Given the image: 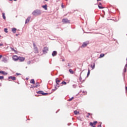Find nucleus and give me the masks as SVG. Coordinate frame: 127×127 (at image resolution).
Listing matches in <instances>:
<instances>
[{
    "instance_id": "obj_1",
    "label": "nucleus",
    "mask_w": 127,
    "mask_h": 127,
    "mask_svg": "<svg viewBox=\"0 0 127 127\" xmlns=\"http://www.w3.org/2000/svg\"><path fill=\"white\" fill-rule=\"evenodd\" d=\"M42 13V10L40 9H36L34 10L32 14H33L34 16H37V15H40Z\"/></svg>"
},
{
    "instance_id": "obj_2",
    "label": "nucleus",
    "mask_w": 127,
    "mask_h": 127,
    "mask_svg": "<svg viewBox=\"0 0 127 127\" xmlns=\"http://www.w3.org/2000/svg\"><path fill=\"white\" fill-rule=\"evenodd\" d=\"M88 44H89V41H86V42H84L82 46H81V47L82 48H84V47H86L87 45H88Z\"/></svg>"
},
{
    "instance_id": "obj_3",
    "label": "nucleus",
    "mask_w": 127,
    "mask_h": 127,
    "mask_svg": "<svg viewBox=\"0 0 127 127\" xmlns=\"http://www.w3.org/2000/svg\"><path fill=\"white\" fill-rule=\"evenodd\" d=\"M62 22L63 23H70V20H68L67 18L63 19Z\"/></svg>"
},
{
    "instance_id": "obj_4",
    "label": "nucleus",
    "mask_w": 127,
    "mask_h": 127,
    "mask_svg": "<svg viewBox=\"0 0 127 127\" xmlns=\"http://www.w3.org/2000/svg\"><path fill=\"white\" fill-rule=\"evenodd\" d=\"M43 52L44 54H46L47 52H48V47H44L43 49Z\"/></svg>"
},
{
    "instance_id": "obj_5",
    "label": "nucleus",
    "mask_w": 127,
    "mask_h": 127,
    "mask_svg": "<svg viewBox=\"0 0 127 127\" xmlns=\"http://www.w3.org/2000/svg\"><path fill=\"white\" fill-rule=\"evenodd\" d=\"M19 58L17 56H13L12 57V59L13 60H14V61H17V60H18Z\"/></svg>"
},
{
    "instance_id": "obj_6",
    "label": "nucleus",
    "mask_w": 127,
    "mask_h": 127,
    "mask_svg": "<svg viewBox=\"0 0 127 127\" xmlns=\"http://www.w3.org/2000/svg\"><path fill=\"white\" fill-rule=\"evenodd\" d=\"M61 82V80L59 79L58 78H57L56 79V83L57 85H61V84L59 83Z\"/></svg>"
},
{
    "instance_id": "obj_7",
    "label": "nucleus",
    "mask_w": 127,
    "mask_h": 127,
    "mask_svg": "<svg viewBox=\"0 0 127 127\" xmlns=\"http://www.w3.org/2000/svg\"><path fill=\"white\" fill-rule=\"evenodd\" d=\"M18 60H19L20 62H23V61H24V60H25V59L23 57H19Z\"/></svg>"
},
{
    "instance_id": "obj_8",
    "label": "nucleus",
    "mask_w": 127,
    "mask_h": 127,
    "mask_svg": "<svg viewBox=\"0 0 127 127\" xmlns=\"http://www.w3.org/2000/svg\"><path fill=\"white\" fill-rule=\"evenodd\" d=\"M36 85L32 86L31 88H37V87H39L40 85L39 84V83L37 82Z\"/></svg>"
},
{
    "instance_id": "obj_9",
    "label": "nucleus",
    "mask_w": 127,
    "mask_h": 127,
    "mask_svg": "<svg viewBox=\"0 0 127 127\" xmlns=\"http://www.w3.org/2000/svg\"><path fill=\"white\" fill-rule=\"evenodd\" d=\"M52 55L53 57L57 55V52L56 51H54L52 54Z\"/></svg>"
},
{
    "instance_id": "obj_10",
    "label": "nucleus",
    "mask_w": 127,
    "mask_h": 127,
    "mask_svg": "<svg viewBox=\"0 0 127 127\" xmlns=\"http://www.w3.org/2000/svg\"><path fill=\"white\" fill-rule=\"evenodd\" d=\"M8 79H11V80H16V78L15 76H9L8 77Z\"/></svg>"
},
{
    "instance_id": "obj_11",
    "label": "nucleus",
    "mask_w": 127,
    "mask_h": 127,
    "mask_svg": "<svg viewBox=\"0 0 127 127\" xmlns=\"http://www.w3.org/2000/svg\"><path fill=\"white\" fill-rule=\"evenodd\" d=\"M30 18H31V17H28L25 21V23H28V22H29L30 20Z\"/></svg>"
},
{
    "instance_id": "obj_12",
    "label": "nucleus",
    "mask_w": 127,
    "mask_h": 127,
    "mask_svg": "<svg viewBox=\"0 0 127 127\" xmlns=\"http://www.w3.org/2000/svg\"><path fill=\"white\" fill-rule=\"evenodd\" d=\"M0 74H2V75H7V72L2 70H0Z\"/></svg>"
},
{
    "instance_id": "obj_13",
    "label": "nucleus",
    "mask_w": 127,
    "mask_h": 127,
    "mask_svg": "<svg viewBox=\"0 0 127 127\" xmlns=\"http://www.w3.org/2000/svg\"><path fill=\"white\" fill-rule=\"evenodd\" d=\"M2 62H4V63H6L7 62V60H6V58L3 57L2 59Z\"/></svg>"
},
{
    "instance_id": "obj_14",
    "label": "nucleus",
    "mask_w": 127,
    "mask_h": 127,
    "mask_svg": "<svg viewBox=\"0 0 127 127\" xmlns=\"http://www.w3.org/2000/svg\"><path fill=\"white\" fill-rule=\"evenodd\" d=\"M90 67H91L92 70H94L95 69V63H93L92 64L90 65Z\"/></svg>"
},
{
    "instance_id": "obj_15",
    "label": "nucleus",
    "mask_w": 127,
    "mask_h": 127,
    "mask_svg": "<svg viewBox=\"0 0 127 127\" xmlns=\"http://www.w3.org/2000/svg\"><path fill=\"white\" fill-rule=\"evenodd\" d=\"M58 88H59V86H58V85H56L55 86V88L52 89V91H53V92H54L55 91H56L57 89H58Z\"/></svg>"
},
{
    "instance_id": "obj_16",
    "label": "nucleus",
    "mask_w": 127,
    "mask_h": 127,
    "mask_svg": "<svg viewBox=\"0 0 127 127\" xmlns=\"http://www.w3.org/2000/svg\"><path fill=\"white\" fill-rule=\"evenodd\" d=\"M124 72L123 73V75L124 77H125V75H126V73H126L127 72V67H124Z\"/></svg>"
},
{
    "instance_id": "obj_17",
    "label": "nucleus",
    "mask_w": 127,
    "mask_h": 127,
    "mask_svg": "<svg viewBox=\"0 0 127 127\" xmlns=\"http://www.w3.org/2000/svg\"><path fill=\"white\" fill-rule=\"evenodd\" d=\"M2 17L3 19L5 20V19H6V18L5 17V13H4V12L2 13Z\"/></svg>"
},
{
    "instance_id": "obj_18",
    "label": "nucleus",
    "mask_w": 127,
    "mask_h": 127,
    "mask_svg": "<svg viewBox=\"0 0 127 127\" xmlns=\"http://www.w3.org/2000/svg\"><path fill=\"white\" fill-rule=\"evenodd\" d=\"M34 50L35 51V53H38V49L37 47L34 48Z\"/></svg>"
},
{
    "instance_id": "obj_19",
    "label": "nucleus",
    "mask_w": 127,
    "mask_h": 127,
    "mask_svg": "<svg viewBox=\"0 0 127 127\" xmlns=\"http://www.w3.org/2000/svg\"><path fill=\"white\" fill-rule=\"evenodd\" d=\"M37 94H41L43 95V91L42 90H40V91L37 92Z\"/></svg>"
},
{
    "instance_id": "obj_20",
    "label": "nucleus",
    "mask_w": 127,
    "mask_h": 127,
    "mask_svg": "<svg viewBox=\"0 0 127 127\" xmlns=\"http://www.w3.org/2000/svg\"><path fill=\"white\" fill-rule=\"evenodd\" d=\"M43 8H44L45 10H47V4H45L42 6Z\"/></svg>"
},
{
    "instance_id": "obj_21",
    "label": "nucleus",
    "mask_w": 127,
    "mask_h": 127,
    "mask_svg": "<svg viewBox=\"0 0 127 127\" xmlns=\"http://www.w3.org/2000/svg\"><path fill=\"white\" fill-rule=\"evenodd\" d=\"M12 31L13 32V33H15L16 32V28H12Z\"/></svg>"
},
{
    "instance_id": "obj_22",
    "label": "nucleus",
    "mask_w": 127,
    "mask_h": 127,
    "mask_svg": "<svg viewBox=\"0 0 127 127\" xmlns=\"http://www.w3.org/2000/svg\"><path fill=\"white\" fill-rule=\"evenodd\" d=\"M30 83L31 84H35V81L34 80V79H31Z\"/></svg>"
},
{
    "instance_id": "obj_23",
    "label": "nucleus",
    "mask_w": 127,
    "mask_h": 127,
    "mask_svg": "<svg viewBox=\"0 0 127 127\" xmlns=\"http://www.w3.org/2000/svg\"><path fill=\"white\" fill-rule=\"evenodd\" d=\"M69 73H70V74H74V71H73V70H72V69H69Z\"/></svg>"
},
{
    "instance_id": "obj_24",
    "label": "nucleus",
    "mask_w": 127,
    "mask_h": 127,
    "mask_svg": "<svg viewBox=\"0 0 127 127\" xmlns=\"http://www.w3.org/2000/svg\"><path fill=\"white\" fill-rule=\"evenodd\" d=\"M60 84H62L63 85H67V82H66L65 81H63Z\"/></svg>"
},
{
    "instance_id": "obj_25",
    "label": "nucleus",
    "mask_w": 127,
    "mask_h": 127,
    "mask_svg": "<svg viewBox=\"0 0 127 127\" xmlns=\"http://www.w3.org/2000/svg\"><path fill=\"white\" fill-rule=\"evenodd\" d=\"M10 48L12 51H14V52H15V53H16V51L15 50H14L12 47H10Z\"/></svg>"
},
{
    "instance_id": "obj_26",
    "label": "nucleus",
    "mask_w": 127,
    "mask_h": 127,
    "mask_svg": "<svg viewBox=\"0 0 127 127\" xmlns=\"http://www.w3.org/2000/svg\"><path fill=\"white\" fill-rule=\"evenodd\" d=\"M104 56H105V54H101L100 55L99 58H103V57H104Z\"/></svg>"
},
{
    "instance_id": "obj_27",
    "label": "nucleus",
    "mask_w": 127,
    "mask_h": 127,
    "mask_svg": "<svg viewBox=\"0 0 127 127\" xmlns=\"http://www.w3.org/2000/svg\"><path fill=\"white\" fill-rule=\"evenodd\" d=\"M90 68H88V72H87V77H89V75H90Z\"/></svg>"
},
{
    "instance_id": "obj_28",
    "label": "nucleus",
    "mask_w": 127,
    "mask_h": 127,
    "mask_svg": "<svg viewBox=\"0 0 127 127\" xmlns=\"http://www.w3.org/2000/svg\"><path fill=\"white\" fill-rule=\"evenodd\" d=\"M98 7L100 9H103V8H105L104 7H103L102 6H100V5H98Z\"/></svg>"
},
{
    "instance_id": "obj_29",
    "label": "nucleus",
    "mask_w": 127,
    "mask_h": 127,
    "mask_svg": "<svg viewBox=\"0 0 127 127\" xmlns=\"http://www.w3.org/2000/svg\"><path fill=\"white\" fill-rule=\"evenodd\" d=\"M47 95H48V93H44V92H43L42 96H47Z\"/></svg>"
},
{
    "instance_id": "obj_30",
    "label": "nucleus",
    "mask_w": 127,
    "mask_h": 127,
    "mask_svg": "<svg viewBox=\"0 0 127 127\" xmlns=\"http://www.w3.org/2000/svg\"><path fill=\"white\" fill-rule=\"evenodd\" d=\"M74 115H77V114H79V112L77 111V110H75L74 111Z\"/></svg>"
},
{
    "instance_id": "obj_31",
    "label": "nucleus",
    "mask_w": 127,
    "mask_h": 127,
    "mask_svg": "<svg viewBox=\"0 0 127 127\" xmlns=\"http://www.w3.org/2000/svg\"><path fill=\"white\" fill-rule=\"evenodd\" d=\"M4 31L5 32V33H7L8 32L7 31V28H4Z\"/></svg>"
},
{
    "instance_id": "obj_32",
    "label": "nucleus",
    "mask_w": 127,
    "mask_h": 127,
    "mask_svg": "<svg viewBox=\"0 0 127 127\" xmlns=\"http://www.w3.org/2000/svg\"><path fill=\"white\" fill-rule=\"evenodd\" d=\"M92 114L91 113H87V115L86 116L87 118H89V116H91Z\"/></svg>"
},
{
    "instance_id": "obj_33",
    "label": "nucleus",
    "mask_w": 127,
    "mask_h": 127,
    "mask_svg": "<svg viewBox=\"0 0 127 127\" xmlns=\"http://www.w3.org/2000/svg\"><path fill=\"white\" fill-rule=\"evenodd\" d=\"M90 126H91V127H93L94 126V123L90 122L89 124Z\"/></svg>"
},
{
    "instance_id": "obj_34",
    "label": "nucleus",
    "mask_w": 127,
    "mask_h": 127,
    "mask_svg": "<svg viewBox=\"0 0 127 127\" xmlns=\"http://www.w3.org/2000/svg\"><path fill=\"white\" fill-rule=\"evenodd\" d=\"M74 99V97H72L71 98L69 99H68V101L70 102L71 101H72V100Z\"/></svg>"
},
{
    "instance_id": "obj_35",
    "label": "nucleus",
    "mask_w": 127,
    "mask_h": 127,
    "mask_svg": "<svg viewBox=\"0 0 127 127\" xmlns=\"http://www.w3.org/2000/svg\"><path fill=\"white\" fill-rule=\"evenodd\" d=\"M77 119L78 121H82V118L81 117H77Z\"/></svg>"
},
{
    "instance_id": "obj_36",
    "label": "nucleus",
    "mask_w": 127,
    "mask_h": 127,
    "mask_svg": "<svg viewBox=\"0 0 127 127\" xmlns=\"http://www.w3.org/2000/svg\"><path fill=\"white\" fill-rule=\"evenodd\" d=\"M96 124H98V122H97V121H94V122H93V125H94V126H96Z\"/></svg>"
},
{
    "instance_id": "obj_37",
    "label": "nucleus",
    "mask_w": 127,
    "mask_h": 127,
    "mask_svg": "<svg viewBox=\"0 0 127 127\" xmlns=\"http://www.w3.org/2000/svg\"><path fill=\"white\" fill-rule=\"evenodd\" d=\"M67 66L69 67V68H71V67H72V66H71V65H70V64L68 63L67 64Z\"/></svg>"
},
{
    "instance_id": "obj_38",
    "label": "nucleus",
    "mask_w": 127,
    "mask_h": 127,
    "mask_svg": "<svg viewBox=\"0 0 127 127\" xmlns=\"http://www.w3.org/2000/svg\"><path fill=\"white\" fill-rule=\"evenodd\" d=\"M3 79V76H0V80H2Z\"/></svg>"
},
{
    "instance_id": "obj_39",
    "label": "nucleus",
    "mask_w": 127,
    "mask_h": 127,
    "mask_svg": "<svg viewBox=\"0 0 127 127\" xmlns=\"http://www.w3.org/2000/svg\"><path fill=\"white\" fill-rule=\"evenodd\" d=\"M30 63H31V62L30 61H29L27 62L28 65H29V64H30Z\"/></svg>"
},
{
    "instance_id": "obj_40",
    "label": "nucleus",
    "mask_w": 127,
    "mask_h": 127,
    "mask_svg": "<svg viewBox=\"0 0 127 127\" xmlns=\"http://www.w3.org/2000/svg\"><path fill=\"white\" fill-rule=\"evenodd\" d=\"M33 47L34 48H35V47H36V45H35V44L33 43Z\"/></svg>"
},
{
    "instance_id": "obj_41",
    "label": "nucleus",
    "mask_w": 127,
    "mask_h": 127,
    "mask_svg": "<svg viewBox=\"0 0 127 127\" xmlns=\"http://www.w3.org/2000/svg\"><path fill=\"white\" fill-rule=\"evenodd\" d=\"M16 75H17V76H19L20 75H21V74L19 73H16Z\"/></svg>"
},
{
    "instance_id": "obj_42",
    "label": "nucleus",
    "mask_w": 127,
    "mask_h": 127,
    "mask_svg": "<svg viewBox=\"0 0 127 127\" xmlns=\"http://www.w3.org/2000/svg\"><path fill=\"white\" fill-rule=\"evenodd\" d=\"M98 127H102V123H101V124L98 125Z\"/></svg>"
},
{
    "instance_id": "obj_43",
    "label": "nucleus",
    "mask_w": 127,
    "mask_h": 127,
    "mask_svg": "<svg viewBox=\"0 0 127 127\" xmlns=\"http://www.w3.org/2000/svg\"><path fill=\"white\" fill-rule=\"evenodd\" d=\"M98 5H99V6L102 5V3L99 2V3H98Z\"/></svg>"
},
{
    "instance_id": "obj_44",
    "label": "nucleus",
    "mask_w": 127,
    "mask_h": 127,
    "mask_svg": "<svg viewBox=\"0 0 127 127\" xmlns=\"http://www.w3.org/2000/svg\"><path fill=\"white\" fill-rule=\"evenodd\" d=\"M79 80H80V81L82 80V77H81V76L79 77Z\"/></svg>"
},
{
    "instance_id": "obj_45",
    "label": "nucleus",
    "mask_w": 127,
    "mask_h": 127,
    "mask_svg": "<svg viewBox=\"0 0 127 127\" xmlns=\"http://www.w3.org/2000/svg\"><path fill=\"white\" fill-rule=\"evenodd\" d=\"M71 125H72L71 123H68V124H67V126H71Z\"/></svg>"
},
{
    "instance_id": "obj_46",
    "label": "nucleus",
    "mask_w": 127,
    "mask_h": 127,
    "mask_svg": "<svg viewBox=\"0 0 127 127\" xmlns=\"http://www.w3.org/2000/svg\"><path fill=\"white\" fill-rule=\"evenodd\" d=\"M62 8H64V6L63 4H62Z\"/></svg>"
},
{
    "instance_id": "obj_47",
    "label": "nucleus",
    "mask_w": 127,
    "mask_h": 127,
    "mask_svg": "<svg viewBox=\"0 0 127 127\" xmlns=\"http://www.w3.org/2000/svg\"><path fill=\"white\" fill-rule=\"evenodd\" d=\"M3 46V44H0V46Z\"/></svg>"
},
{
    "instance_id": "obj_48",
    "label": "nucleus",
    "mask_w": 127,
    "mask_h": 127,
    "mask_svg": "<svg viewBox=\"0 0 127 127\" xmlns=\"http://www.w3.org/2000/svg\"><path fill=\"white\" fill-rule=\"evenodd\" d=\"M127 64H126L125 65V68H127Z\"/></svg>"
},
{
    "instance_id": "obj_49",
    "label": "nucleus",
    "mask_w": 127,
    "mask_h": 127,
    "mask_svg": "<svg viewBox=\"0 0 127 127\" xmlns=\"http://www.w3.org/2000/svg\"><path fill=\"white\" fill-rule=\"evenodd\" d=\"M1 57H2V55H0V59L1 58Z\"/></svg>"
},
{
    "instance_id": "obj_50",
    "label": "nucleus",
    "mask_w": 127,
    "mask_h": 127,
    "mask_svg": "<svg viewBox=\"0 0 127 127\" xmlns=\"http://www.w3.org/2000/svg\"><path fill=\"white\" fill-rule=\"evenodd\" d=\"M126 90L127 93V86L126 87Z\"/></svg>"
},
{
    "instance_id": "obj_51",
    "label": "nucleus",
    "mask_w": 127,
    "mask_h": 127,
    "mask_svg": "<svg viewBox=\"0 0 127 127\" xmlns=\"http://www.w3.org/2000/svg\"><path fill=\"white\" fill-rule=\"evenodd\" d=\"M97 1H101V0H97Z\"/></svg>"
},
{
    "instance_id": "obj_52",
    "label": "nucleus",
    "mask_w": 127,
    "mask_h": 127,
    "mask_svg": "<svg viewBox=\"0 0 127 127\" xmlns=\"http://www.w3.org/2000/svg\"><path fill=\"white\" fill-rule=\"evenodd\" d=\"M16 36H18V34H16Z\"/></svg>"
},
{
    "instance_id": "obj_53",
    "label": "nucleus",
    "mask_w": 127,
    "mask_h": 127,
    "mask_svg": "<svg viewBox=\"0 0 127 127\" xmlns=\"http://www.w3.org/2000/svg\"><path fill=\"white\" fill-rule=\"evenodd\" d=\"M26 80H28V78L27 77V78H26Z\"/></svg>"
},
{
    "instance_id": "obj_54",
    "label": "nucleus",
    "mask_w": 127,
    "mask_h": 127,
    "mask_svg": "<svg viewBox=\"0 0 127 127\" xmlns=\"http://www.w3.org/2000/svg\"><path fill=\"white\" fill-rule=\"evenodd\" d=\"M49 0H45V1H48Z\"/></svg>"
},
{
    "instance_id": "obj_55",
    "label": "nucleus",
    "mask_w": 127,
    "mask_h": 127,
    "mask_svg": "<svg viewBox=\"0 0 127 127\" xmlns=\"http://www.w3.org/2000/svg\"><path fill=\"white\" fill-rule=\"evenodd\" d=\"M14 0V1H16V0Z\"/></svg>"
},
{
    "instance_id": "obj_56",
    "label": "nucleus",
    "mask_w": 127,
    "mask_h": 127,
    "mask_svg": "<svg viewBox=\"0 0 127 127\" xmlns=\"http://www.w3.org/2000/svg\"><path fill=\"white\" fill-rule=\"evenodd\" d=\"M62 61H65V60H64V59H63V60H62Z\"/></svg>"
},
{
    "instance_id": "obj_57",
    "label": "nucleus",
    "mask_w": 127,
    "mask_h": 127,
    "mask_svg": "<svg viewBox=\"0 0 127 127\" xmlns=\"http://www.w3.org/2000/svg\"><path fill=\"white\" fill-rule=\"evenodd\" d=\"M10 1H12V0H9Z\"/></svg>"
},
{
    "instance_id": "obj_58",
    "label": "nucleus",
    "mask_w": 127,
    "mask_h": 127,
    "mask_svg": "<svg viewBox=\"0 0 127 127\" xmlns=\"http://www.w3.org/2000/svg\"><path fill=\"white\" fill-rule=\"evenodd\" d=\"M93 127H96L95 126H92Z\"/></svg>"
},
{
    "instance_id": "obj_59",
    "label": "nucleus",
    "mask_w": 127,
    "mask_h": 127,
    "mask_svg": "<svg viewBox=\"0 0 127 127\" xmlns=\"http://www.w3.org/2000/svg\"><path fill=\"white\" fill-rule=\"evenodd\" d=\"M83 93H85V91H83Z\"/></svg>"
},
{
    "instance_id": "obj_60",
    "label": "nucleus",
    "mask_w": 127,
    "mask_h": 127,
    "mask_svg": "<svg viewBox=\"0 0 127 127\" xmlns=\"http://www.w3.org/2000/svg\"><path fill=\"white\" fill-rule=\"evenodd\" d=\"M56 114H57V113H58V112H56Z\"/></svg>"
},
{
    "instance_id": "obj_61",
    "label": "nucleus",
    "mask_w": 127,
    "mask_h": 127,
    "mask_svg": "<svg viewBox=\"0 0 127 127\" xmlns=\"http://www.w3.org/2000/svg\"><path fill=\"white\" fill-rule=\"evenodd\" d=\"M0 37H1V36H0Z\"/></svg>"
},
{
    "instance_id": "obj_62",
    "label": "nucleus",
    "mask_w": 127,
    "mask_h": 127,
    "mask_svg": "<svg viewBox=\"0 0 127 127\" xmlns=\"http://www.w3.org/2000/svg\"><path fill=\"white\" fill-rule=\"evenodd\" d=\"M0 86H1V85H0Z\"/></svg>"
},
{
    "instance_id": "obj_63",
    "label": "nucleus",
    "mask_w": 127,
    "mask_h": 127,
    "mask_svg": "<svg viewBox=\"0 0 127 127\" xmlns=\"http://www.w3.org/2000/svg\"><path fill=\"white\" fill-rule=\"evenodd\" d=\"M59 111H60V110H59ZM59 111L58 112H59Z\"/></svg>"
}]
</instances>
